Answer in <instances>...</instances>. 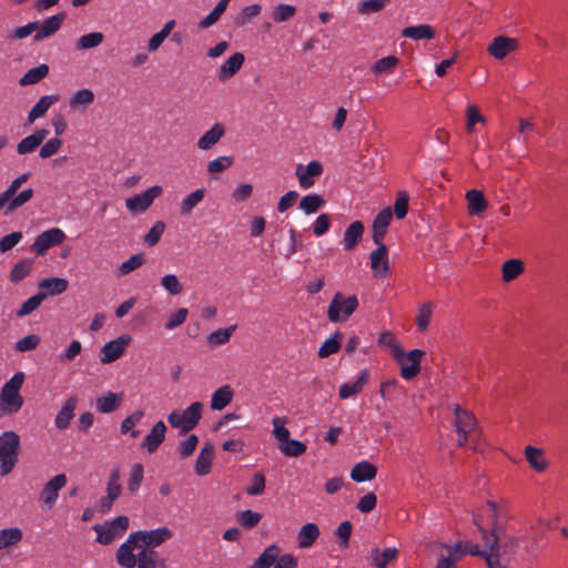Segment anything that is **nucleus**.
I'll return each instance as SVG.
<instances>
[{"instance_id": "nucleus-1", "label": "nucleus", "mask_w": 568, "mask_h": 568, "mask_svg": "<svg viewBox=\"0 0 568 568\" xmlns=\"http://www.w3.org/2000/svg\"><path fill=\"white\" fill-rule=\"evenodd\" d=\"M483 539L486 540V547L491 551L487 556V567L507 568L509 557L520 548L524 536H506L505 529L494 534L483 530Z\"/></svg>"}, {"instance_id": "nucleus-2", "label": "nucleus", "mask_w": 568, "mask_h": 568, "mask_svg": "<svg viewBox=\"0 0 568 568\" xmlns=\"http://www.w3.org/2000/svg\"><path fill=\"white\" fill-rule=\"evenodd\" d=\"M455 427L458 436V445L470 447L475 452L481 450V433L473 413L455 406Z\"/></svg>"}, {"instance_id": "nucleus-3", "label": "nucleus", "mask_w": 568, "mask_h": 568, "mask_svg": "<svg viewBox=\"0 0 568 568\" xmlns=\"http://www.w3.org/2000/svg\"><path fill=\"white\" fill-rule=\"evenodd\" d=\"M23 382L24 373L17 372L4 383L0 390V416L12 415L21 409L23 398L20 395V389Z\"/></svg>"}, {"instance_id": "nucleus-4", "label": "nucleus", "mask_w": 568, "mask_h": 568, "mask_svg": "<svg viewBox=\"0 0 568 568\" xmlns=\"http://www.w3.org/2000/svg\"><path fill=\"white\" fill-rule=\"evenodd\" d=\"M21 449L20 436L13 430L0 435V475H9L19 460Z\"/></svg>"}, {"instance_id": "nucleus-5", "label": "nucleus", "mask_w": 568, "mask_h": 568, "mask_svg": "<svg viewBox=\"0 0 568 568\" xmlns=\"http://www.w3.org/2000/svg\"><path fill=\"white\" fill-rule=\"evenodd\" d=\"M203 404L194 402L183 412L173 410L168 416V422L173 428H179L182 435L194 429L202 418Z\"/></svg>"}, {"instance_id": "nucleus-6", "label": "nucleus", "mask_w": 568, "mask_h": 568, "mask_svg": "<svg viewBox=\"0 0 568 568\" xmlns=\"http://www.w3.org/2000/svg\"><path fill=\"white\" fill-rule=\"evenodd\" d=\"M357 307L358 300L355 295L346 297L341 292H337L328 305L327 317L333 323L345 321L357 310Z\"/></svg>"}, {"instance_id": "nucleus-7", "label": "nucleus", "mask_w": 568, "mask_h": 568, "mask_svg": "<svg viewBox=\"0 0 568 568\" xmlns=\"http://www.w3.org/2000/svg\"><path fill=\"white\" fill-rule=\"evenodd\" d=\"M424 354V351L415 348L406 355L402 351L399 356L395 357L396 362L400 365V376L404 379L409 381L419 374L420 361Z\"/></svg>"}, {"instance_id": "nucleus-8", "label": "nucleus", "mask_w": 568, "mask_h": 568, "mask_svg": "<svg viewBox=\"0 0 568 568\" xmlns=\"http://www.w3.org/2000/svg\"><path fill=\"white\" fill-rule=\"evenodd\" d=\"M132 534L139 544V548L142 549H145L146 547L154 549L172 537V531L165 527L153 530H139Z\"/></svg>"}, {"instance_id": "nucleus-9", "label": "nucleus", "mask_w": 568, "mask_h": 568, "mask_svg": "<svg viewBox=\"0 0 568 568\" xmlns=\"http://www.w3.org/2000/svg\"><path fill=\"white\" fill-rule=\"evenodd\" d=\"M162 187L154 185L142 192L141 194L133 195L125 200V206L133 213H143L153 203V201L160 196Z\"/></svg>"}, {"instance_id": "nucleus-10", "label": "nucleus", "mask_w": 568, "mask_h": 568, "mask_svg": "<svg viewBox=\"0 0 568 568\" xmlns=\"http://www.w3.org/2000/svg\"><path fill=\"white\" fill-rule=\"evenodd\" d=\"M64 239L65 234L61 229L52 227L37 236L31 245V251L36 252L38 255H44L48 250L61 244Z\"/></svg>"}, {"instance_id": "nucleus-11", "label": "nucleus", "mask_w": 568, "mask_h": 568, "mask_svg": "<svg viewBox=\"0 0 568 568\" xmlns=\"http://www.w3.org/2000/svg\"><path fill=\"white\" fill-rule=\"evenodd\" d=\"M131 341L132 337L129 334H123L118 338L104 344L103 347L101 348V363L110 364L120 358L124 354Z\"/></svg>"}, {"instance_id": "nucleus-12", "label": "nucleus", "mask_w": 568, "mask_h": 568, "mask_svg": "<svg viewBox=\"0 0 568 568\" xmlns=\"http://www.w3.org/2000/svg\"><path fill=\"white\" fill-rule=\"evenodd\" d=\"M67 481L68 479L64 474H58L44 484L40 491V500L48 509H51L55 505L59 498V491L67 485Z\"/></svg>"}, {"instance_id": "nucleus-13", "label": "nucleus", "mask_w": 568, "mask_h": 568, "mask_svg": "<svg viewBox=\"0 0 568 568\" xmlns=\"http://www.w3.org/2000/svg\"><path fill=\"white\" fill-rule=\"evenodd\" d=\"M322 173L323 165L318 161H311L307 165L298 164L295 170V175L303 190L311 189L315 183V179L320 178Z\"/></svg>"}, {"instance_id": "nucleus-14", "label": "nucleus", "mask_w": 568, "mask_h": 568, "mask_svg": "<svg viewBox=\"0 0 568 568\" xmlns=\"http://www.w3.org/2000/svg\"><path fill=\"white\" fill-rule=\"evenodd\" d=\"M135 549L139 550V544L131 532L126 540L116 550L118 564L123 568H134L136 565V554H134Z\"/></svg>"}, {"instance_id": "nucleus-15", "label": "nucleus", "mask_w": 568, "mask_h": 568, "mask_svg": "<svg viewBox=\"0 0 568 568\" xmlns=\"http://www.w3.org/2000/svg\"><path fill=\"white\" fill-rule=\"evenodd\" d=\"M245 57L242 52L233 53L225 60L216 72V78L220 82H225L233 78L243 67Z\"/></svg>"}, {"instance_id": "nucleus-16", "label": "nucleus", "mask_w": 568, "mask_h": 568, "mask_svg": "<svg viewBox=\"0 0 568 568\" xmlns=\"http://www.w3.org/2000/svg\"><path fill=\"white\" fill-rule=\"evenodd\" d=\"M165 433L166 426L164 422L159 420L153 425L150 433L144 437V439L141 443V447L145 449L149 454H153L164 442Z\"/></svg>"}, {"instance_id": "nucleus-17", "label": "nucleus", "mask_w": 568, "mask_h": 568, "mask_svg": "<svg viewBox=\"0 0 568 568\" xmlns=\"http://www.w3.org/2000/svg\"><path fill=\"white\" fill-rule=\"evenodd\" d=\"M378 247L371 252V268L376 276H385L389 272L388 248L384 243L377 244Z\"/></svg>"}, {"instance_id": "nucleus-18", "label": "nucleus", "mask_w": 568, "mask_h": 568, "mask_svg": "<svg viewBox=\"0 0 568 568\" xmlns=\"http://www.w3.org/2000/svg\"><path fill=\"white\" fill-rule=\"evenodd\" d=\"M67 14L59 12L45 19L42 23L39 22V28L33 37L34 41H41L48 37L53 36L62 26Z\"/></svg>"}, {"instance_id": "nucleus-19", "label": "nucleus", "mask_w": 568, "mask_h": 568, "mask_svg": "<svg viewBox=\"0 0 568 568\" xmlns=\"http://www.w3.org/2000/svg\"><path fill=\"white\" fill-rule=\"evenodd\" d=\"M392 219L393 213L390 207L383 209L374 219L372 237L375 244L383 243Z\"/></svg>"}, {"instance_id": "nucleus-20", "label": "nucleus", "mask_w": 568, "mask_h": 568, "mask_svg": "<svg viewBox=\"0 0 568 568\" xmlns=\"http://www.w3.org/2000/svg\"><path fill=\"white\" fill-rule=\"evenodd\" d=\"M464 545H443L447 550L446 555H440L434 568H456L457 562L464 557Z\"/></svg>"}, {"instance_id": "nucleus-21", "label": "nucleus", "mask_w": 568, "mask_h": 568, "mask_svg": "<svg viewBox=\"0 0 568 568\" xmlns=\"http://www.w3.org/2000/svg\"><path fill=\"white\" fill-rule=\"evenodd\" d=\"M49 130L38 129L32 134L23 138L17 145V152L24 155L36 151L49 135Z\"/></svg>"}, {"instance_id": "nucleus-22", "label": "nucleus", "mask_w": 568, "mask_h": 568, "mask_svg": "<svg viewBox=\"0 0 568 568\" xmlns=\"http://www.w3.org/2000/svg\"><path fill=\"white\" fill-rule=\"evenodd\" d=\"M136 568H165V559L161 558L159 552L150 547L139 548L136 552Z\"/></svg>"}, {"instance_id": "nucleus-23", "label": "nucleus", "mask_w": 568, "mask_h": 568, "mask_svg": "<svg viewBox=\"0 0 568 568\" xmlns=\"http://www.w3.org/2000/svg\"><path fill=\"white\" fill-rule=\"evenodd\" d=\"M78 397L77 396H70L57 414L54 418V426L59 430H64L70 425L71 419L74 416V409L78 405Z\"/></svg>"}, {"instance_id": "nucleus-24", "label": "nucleus", "mask_w": 568, "mask_h": 568, "mask_svg": "<svg viewBox=\"0 0 568 568\" xmlns=\"http://www.w3.org/2000/svg\"><path fill=\"white\" fill-rule=\"evenodd\" d=\"M487 507L489 510V517L491 520V530L489 534L498 532L504 530V526L500 524L501 518H508V506L505 500L499 503L496 501H487Z\"/></svg>"}, {"instance_id": "nucleus-25", "label": "nucleus", "mask_w": 568, "mask_h": 568, "mask_svg": "<svg viewBox=\"0 0 568 568\" xmlns=\"http://www.w3.org/2000/svg\"><path fill=\"white\" fill-rule=\"evenodd\" d=\"M517 47L516 40L504 36L496 37L488 45V52L497 60L504 59Z\"/></svg>"}, {"instance_id": "nucleus-26", "label": "nucleus", "mask_w": 568, "mask_h": 568, "mask_svg": "<svg viewBox=\"0 0 568 568\" xmlns=\"http://www.w3.org/2000/svg\"><path fill=\"white\" fill-rule=\"evenodd\" d=\"M214 457V446L211 443H205L201 448L199 456L195 460L194 471L199 476H205L211 471V465Z\"/></svg>"}, {"instance_id": "nucleus-27", "label": "nucleus", "mask_w": 568, "mask_h": 568, "mask_svg": "<svg viewBox=\"0 0 568 568\" xmlns=\"http://www.w3.org/2000/svg\"><path fill=\"white\" fill-rule=\"evenodd\" d=\"M225 134V125L223 123H214L199 140L197 148L206 151L212 149Z\"/></svg>"}, {"instance_id": "nucleus-28", "label": "nucleus", "mask_w": 568, "mask_h": 568, "mask_svg": "<svg viewBox=\"0 0 568 568\" xmlns=\"http://www.w3.org/2000/svg\"><path fill=\"white\" fill-rule=\"evenodd\" d=\"M123 402L122 393L106 392L97 398V409L102 414H110L115 412Z\"/></svg>"}, {"instance_id": "nucleus-29", "label": "nucleus", "mask_w": 568, "mask_h": 568, "mask_svg": "<svg viewBox=\"0 0 568 568\" xmlns=\"http://www.w3.org/2000/svg\"><path fill=\"white\" fill-rule=\"evenodd\" d=\"M524 455L529 466L537 473H542L548 468V462L541 448L528 445L525 447Z\"/></svg>"}, {"instance_id": "nucleus-30", "label": "nucleus", "mask_w": 568, "mask_h": 568, "mask_svg": "<svg viewBox=\"0 0 568 568\" xmlns=\"http://www.w3.org/2000/svg\"><path fill=\"white\" fill-rule=\"evenodd\" d=\"M377 467L367 460H362L351 469V478L356 483L372 480L376 477Z\"/></svg>"}, {"instance_id": "nucleus-31", "label": "nucleus", "mask_w": 568, "mask_h": 568, "mask_svg": "<svg viewBox=\"0 0 568 568\" xmlns=\"http://www.w3.org/2000/svg\"><path fill=\"white\" fill-rule=\"evenodd\" d=\"M369 379V372L367 369H363L359 373V376L354 383H344L341 385L338 395L342 399H347L353 395H356L362 392L364 385Z\"/></svg>"}, {"instance_id": "nucleus-32", "label": "nucleus", "mask_w": 568, "mask_h": 568, "mask_svg": "<svg viewBox=\"0 0 568 568\" xmlns=\"http://www.w3.org/2000/svg\"><path fill=\"white\" fill-rule=\"evenodd\" d=\"M364 225L361 221L352 222L345 230L343 245L346 251H353L362 239Z\"/></svg>"}, {"instance_id": "nucleus-33", "label": "nucleus", "mask_w": 568, "mask_h": 568, "mask_svg": "<svg viewBox=\"0 0 568 568\" xmlns=\"http://www.w3.org/2000/svg\"><path fill=\"white\" fill-rule=\"evenodd\" d=\"M59 101L58 94L43 95L32 106L28 114V122L33 123L37 119L43 116L49 108Z\"/></svg>"}, {"instance_id": "nucleus-34", "label": "nucleus", "mask_w": 568, "mask_h": 568, "mask_svg": "<svg viewBox=\"0 0 568 568\" xmlns=\"http://www.w3.org/2000/svg\"><path fill=\"white\" fill-rule=\"evenodd\" d=\"M23 539V531L19 527L3 528L0 530V551L10 549Z\"/></svg>"}, {"instance_id": "nucleus-35", "label": "nucleus", "mask_w": 568, "mask_h": 568, "mask_svg": "<svg viewBox=\"0 0 568 568\" xmlns=\"http://www.w3.org/2000/svg\"><path fill=\"white\" fill-rule=\"evenodd\" d=\"M397 556L398 550L394 547L385 548L382 551L378 548H373L369 554V559L376 568H387V565L395 560Z\"/></svg>"}, {"instance_id": "nucleus-36", "label": "nucleus", "mask_w": 568, "mask_h": 568, "mask_svg": "<svg viewBox=\"0 0 568 568\" xmlns=\"http://www.w3.org/2000/svg\"><path fill=\"white\" fill-rule=\"evenodd\" d=\"M468 213L470 215L481 214L488 206L487 200L481 191L469 190L466 193Z\"/></svg>"}, {"instance_id": "nucleus-37", "label": "nucleus", "mask_w": 568, "mask_h": 568, "mask_svg": "<svg viewBox=\"0 0 568 568\" xmlns=\"http://www.w3.org/2000/svg\"><path fill=\"white\" fill-rule=\"evenodd\" d=\"M280 548L272 544L256 558L248 568H271L278 558Z\"/></svg>"}, {"instance_id": "nucleus-38", "label": "nucleus", "mask_w": 568, "mask_h": 568, "mask_svg": "<svg viewBox=\"0 0 568 568\" xmlns=\"http://www.w3.org/2000/svg\"><path fill=\"white\" fill-rule=\"evenodd\" d=\"M320 529L316 524L308 523L302 526L297 535L298 546L310 548L318 538Z\"/></svg>"}, {"instance_id": "nucleus-39", "label": "nucleus", "mask_w": 568, "mask_h": 568, "mask_svg": "<svg viewBox=\"0 0 568 568\" xmlns=\"http://www.w3.org/2000/svg\"><path fill=\"white\" fill-rule=\"evenodd\" d=\"M233 398V390L229 385L217 388L211 397V408L214 410H222L225 408Z\"/></svg>"}, {"instance_id": "nucleus-40", "label": "nucleus", "mask_w": 568, "mask_h": 568, "mask_svg": "<svg viewBox=\"0 0 568 568\" xmlns=\"http://www.w3.org/2000/svg\"><path fill=\"white\" fill-rule=\"evenodd\" d=\"M402 37L413 40H430L435 37V31L428 24H418L403 29Z\"/></svg>"}, {"instance_id": "nucleus-41", "label": "nucleus", "mask_w": 568, "mask_h": 568, "mask_svg": "<svg viewBox=\"0 0 568 568\" xmlns=\"http://www.w3.org/2000/svg\"><path fill=\"white\" fill-rule=\"evenodd\" d=\"M94 101V93L90 89L78 90L69 100L72 110L87 109Z\"/></svg>"}, {"instance_id": "nucleus-42", "label": "nucleus", "mask_w": 568, "mask_h": 568, "mask_svg": "<svg viewBox=\"0 0 568 568\" xmlns=\"http://www.w3.org/2000/svg\"><path fill=\"white\" fill-rule=\"evenodd\" d=\"M68 281L61 277L43 278L39 283L40 288H44L47 295H60L68 288Z\"/></svg>"}, {"instance_id": "nucleus-43", "label": "nucleus", "mask_w": 568, "mask_h": 568, "mask_svg": "<svg viewBox=\"0 0 568 568\" xmlns=\"http://www.w3.org/2000/svg\"><path fill=\"white\" fill-rule=\"evenodd\" d=\"M324 205V197L316 193L307 194L300 201V209L307 215L316 213Z\"/></svg>"}, {"instance_id": "nucleus-44", "label": "nucleus", "mask_w": 568, "mask_h": 568, "mask_svg": "<svg viewBox=\"0 0 568 568\" xmlns=\"http://www.w3.org/2000/svg\"><path fill=\"white\" fill-rule=\"evenodd\" d=\"M525 271V266L523 261L518 258H511L506 261L503 264L501 272H503V281L504 282H511L515 278H517L519 275H521Z\"/></svg>"}, {"instance_id": "nucleus-45", "label": "nucleus", "mask_w": 568, "mask_h": 568, "mask_svg": "<svg viewBox=\"0 0 568 568\" xmlns=\"http://www.w3.org/2000/svg\"><path fill=\"white\" fill-rule=\"evenodd\" d=\"M49 73V67L47 64H40L36 68L28 70L23 77L19 80V84L22 87L36 84L44 79Z\"/></svg>"}, {"instance_id": "nucleus-46", "label": "nucleus", "mask_w": 568, "mask_h": 568, "mask_svg": "<svg viewBox=\"0 0 568 568\" xmlns=\"http://www.w3.org/2000/svg\"><path fill=\"white\" fill-rule=\"evenodd\" d=\"M143 416V410H135L131 415L125 417L120 426L121 433H129L131 437L136 438L140 435V432L134 429V426H136L142 420Z\"/></svg>"}, {"instance_id": "nucleus-47", "label": "nucleus", "mask_w": 568, "mask_h": 568, "mask_svg": "<svg viewBox=\"0 0 568 568\" xmlns=\"http://www.w3.org/2000/svg\"><path fill=\"white\" fill-rule=\"evenodd\" d=\"M30 175L31 174L29 172L21 174L10 183L3 193L0 194V211L6 206L9 200L17 194L22 184L29 180Z\"/></svg>"}, {"instance_id": "nucleus-48", "label": "nucleus", "mask_w": 568, "mask_h": 568, "mask_svg": "<svg viewBox=\"0 0 568 568\" xmlns=\"http://www.w3.org/2000/svg\"><path fill=\"white\" fill-rule=\"evenodd\" d=\"M343 334L341 332H336L332 337L327 338L318 348L317 355L321 358H326L332 354H335L342 344Z\"/></svg>"}, {"instance_id": "nucleus-49", "label": "nucleus", "mask_w": 568, "mask_h": 568, "mask_svg": "<svg viewBox=\"0 0 568 568\" xmlns=\"http://www.w3.org/2000/svg\"><path fill=\"white\" fill-rule=\"evenodd\" d=\"M205 196V189H197L190 193L183 201L181 202L180 213L182 215L190 214L193 209L203 201Z\"/></svg>"}, {"instance_id": "nucleus-50", "label": "nucleus", "mask_w": 568, "mask_h": 568, "mask_svg": "<svg viewBox=\"0 0 568 568\" xmlns=\"http://www.w3.org/2000/svg\"><path fill=\"white\" fill-rule=\"evenodd\" d=\"M103 40L104 34L102 32L95 31L80 37L75 47L78 50H89L100 45Z\"/></svg>"}, {"instance_id": "nucleus-51", "label": "nucleus", "mask_w": 568, "mask_h": 568, "mask_svg": "<svg viewBox=\"0 0 568 568\" xmlns=\"http://www.w3.org/2000/svg\"><path fill=\"white\" fill-rule=\"evenodd\" d=\"M32 266L33 261L29 258L18 262L10 272V281L12 283H19L30 274Z\"/></svg>"}, {"instance_id": "nucleus-52", "label": "nucleus", "mask_w": 568, "mask_h": 568, "mask_svg": "<svg viewBox=\"0 0 568 568\" xmlns=\"http://www.w3.org/2000/svg\"><path fill=\"white\" fill-rule=\"evenodd\" d=\"M278 449L288 457H298L306 452V445L296 439H288L278 445Z\"/></svg>"}, {"instance_id": "nucleus-53", "label": "nucleus", "mask_w": 568, "mask_h": 568, "mask_svg": "<svg viewBox=\"0 0 568 568\" xmlns=\"http://www.w3.org/2000/svg\"><path fill=\"white\" fill-rule=\"evenodd\" d=\"M47 297V293L39 292L38 294L28 298L21 307L17 311L18 317H24L36 311Z\"/></svg>"}, {"instance_id": "nucleus-54", "label": "nucleus", "mask_w": 568, "mask_h": 568, "mask_svg": "<svg viewBox=\"0 0 568 568\" xmlns=\"http://www.w3.org/2000/svg\"><path fill=\"white\" fill-rule=\"evenodd\" d=\"M230 0H220L215 8L200 21V28L207 29L213 26L226 10Z\"/></svg>"}, {"instance_id": "nucleus-55", "label": "nucleus", "mask_w": 568, "mask_h": 568, "mask_svg": "<svg viewBox=\"0 0 568 568\" xmlns=\"http://www.w3.org/2000/svg\"><path fill=\"white\" fill-rule=\"evenodd\" d=\"M236 326L232 325L225 328H219L212 332L207 336V342L212 346H219L227 343L231 338L232 333L235 331Z\"/></svg>"}, {"instance_id": "nucleus-56", "label": "nucleus", "mask_w": 568, "mask_h": 568, "mask_svg": "<svg viewBox=\"0 0 568 568\" xmlns=\"http://www.w3.org/2000/svg\"><path fill=\"white\" fill-rule=\"evenodd\" d=\"M33 196V190L32 189H26L19 194L13 195L9 202L6 204V212H13L18 207L24 205L27 202H29Z\"/></svg>"}, {"instance_id": "nucleus-57", "label": "nucleus", "mask_w": 568, "mask_h": 568, "mask_svg": "<svg viewBox=\"0 0 568 568\" xmlns=\"http://www.w3.org/2000/svg\"><path fill=\"white\" fill-rule=\"evenodd\" d=\"M144 468L142 464H134L131 468L130 478L128 481V490L131 494H135L143 480Z\"/></svg>"}, {"instance_id": "nucleus-58", "label": "nucleus", "mask_w": 568, "mask_h": 568, "mask_svg": "<svg viewBox=\"0 0 568 568\" xmlns=\"http://www.w3.org/2000/svg\"><path fill=\"white\" fill-rule=\"evenodd\" d=\"M144 263L145 257L143 253L134 254L120 265L119 273L120 275H126L133 272L134 270L141 267Z\"/></svg>"}, {"instance_id": "nucleus-59", "label": "nucleus", "mask_w": 568, "mask_h": 568, "mask_svg": "<svg viewBox=\"0 0 568 568\" xmlns=\"http://www.w3.org/2000/svg\"><path fill=\"white\" fill-rule=\"evenodd\" d=\"M398 63H399L398 58H396L394 55H388V57L379 59L374 64L372 70L376 74L392 73Z\"/></svg>"}, {"instance_id": "nucleus-60", "label": "nucleus", "mask_w": 568, "mask_h": 568, "mask_svg": "<svg viewBox=\"0 0 568 568\" xmlns=\"http://www.w3.org/2000/svg\"><path fill=\"white\" fill-rule=\"evenodd\" d=\"M233 158L229 155L219 156L207 164V172L210 174L221 173L233 165Z\"/></svg>"}, {"instance_id": "nucleus-61", "label": "nucleus", "mask_w": 568, "mask_h": 568, "mask_svg": "<svg viewBox=\"0 0 568 568\" xmlns=\"http://www.w3.org/2000/svg\"><path fill=\"white\" fill-rule=\"evenodd\" d=\"M199 444V437L194 434H191L186 437V439L182 440L178 445V452L181 458H187L190 457L194 450L196 449V446Z\"/></svg>"}, {"instance_id": "nucleus-62", "label": "nucleus", "mask_w": 568, "mask_h": 568, "mask_svg": "<svg viewBox=\"0 0 568 568\" xmlns=\"http://www.w3.org/2000/svg\"><path fill=\"white\" fill-rule=\"evenodd\" d=\"M161 286L171 295H179L183 285L174 274H166L161 278Z\"/></svg>"}, {"instance_id": "nucleus-63", "label": "nucleus", "mask_w": 568, "mask_h": 568, "mask_svg": "<svg viewBox=\"0 0 568 568\" xmlns=\"http://www.w3.org/2000/svg\"><path fill=\"white\" fill-rule=\"evenodd\" d=\"M296 8L292 4H278L274 8L272 17L275 22H285L294 17Z\"/></svg>"}, {"instance_id": "nucleus-64", "label": "nucleus", "mask_w": 568, "mask_h": 568, "mask_svg": "<svg viewBox=\"0 0 568 568\" xmlns=\"http://www.w3.org/2000/svg\"><path fill=\"white\" fill-rule=\"evenodd\" d=\"M261 6L260 4H251L245 7L241 13L235 18V23L237 26H245L252 19L256 18L261 13Z\"/></svg>"}]
</instances>
